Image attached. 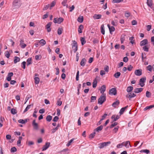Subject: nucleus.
Segmentation results:
<instances>
[{"instance_id": "57", "label": "nucleus", "mask_w": 154, "mask_h": 154, "mask_svg": "<svg viewBox=\"0 0 154 154\" xmlns=\"http://www.w3.org/2000/svg\"><path fill=\"white\" fill-rule=\"evenodd\" d=\"M17 149L15 147H13L11 149V152H14L17 151Z\"/></svg>"}, {"instance_id": "26", "label": "nucleus", "mask_w": 154, "mask_h": 154, "mask_svg": "<svg viewBox=\"0 0 154 154\" xmlns=\"http://www.w3.org/2000/svg\"><path fill=\"white\" fill-rule=\"evenodd\" d=\"M143 90L142 88H135V93H138L141 92Z\"/></svg>"}, {"instance_id": "16", "label": "nucleus", "mask_w": 154, "mask_h": 154, "mask_svg": "<svg viewBox=\"0 0 154 154\" xmlns=\"http://www.w3.org/2000/svg\"><path fill=\"white\" fill-rule=\"evenodd\" d=\"M106 90V86L103 85H102L100 89V93L102 94H105L104 93Z\"/></svg>"}, {"instance_id": "15", "label": "nucleus", "mask_w": 154, "mask_h": 154, "mask_svg": "<svg viewBox=\"0 0 154 154\" xmlns=\"http://www.w3.org/2000/svg\"><path fill=\"white\" fill-rule=\"evenodd\" d=\"M147 40L146 39H145L140 42V45L141 46H145L147 44Z\"/></svg>"}, {"instance_id": "3", "label": "nucleus", "mask_w": 154, "mask_h": 154, "mask_svg": "<svg viewBox=\"0 0 154 154\" xmlns=\"http://www.w3.org/2000/svg\"><path fill=\"white\" fill-rule=\"evenodd\" d=\"M110 143L111 142L110 141L100 143L98 144V147L100 149H102L104 147L107 146L108 144H110Z\"/></svg>"}, {"instance_id": "21", "label": "nucleus", "mask_w": 154, "mask_h": 154, "mask_svg": "<svg viewBox=\"0 0 154 154\" xmlns=\"http://www.w3.org/2000/svg\"><path fill=\"white\" fill-rule=\"evenodd\" d=\"M100 31L103 35H104L105 31L104 29V24H102L100 27Z\"/></svg>"}, {"instance_id": "32", "label": "nucleus", "mask_w": 154, "mask_h": 154, "mask_svg": "<svg viewBox=\"0 0 154 154\" xmlns=\"http://www.w3.org/2000/svg\"><path fill=\"white\" fill-rule=\"evenodd\" d=\"M129 146H130V142L129 141H127L125 142V146L126 148H128Z\"/></svg>"}, {"instance_id": "36", "label": "nucleus", "mask_w": 154, "mask_h": 154, "mask_svg": "<svg viewBox=\"0 0 154 154\" xmlns=\"http://www.w3.org/2000/svg\"><path fill=\"white\" fill-rule=\"evenodd\" d=\"M121 73L119 72H117L114 75V76L116 78H118L120 76Z\"/></svg>"}, {"instance_id": "4", "label": "nucleus", "mask_w": 154, "mask_h": 154, "mask_svg": "<svg viewBox=\"0 0 154 154\" xmlns=\"http://www.w3.org/2000/svg\"><path fill=\"white\" fill-rule=\"evenodd\" d=\"M73 45L72 46V48L75 53L78 50V46L77 42L75 40L73 41Z\"/></svg>"}, {"instance_id": "58", "label": "nucleus", "mask_w": 154, "mask_h": 154, "mask_svg": "<svg viewBox=\"0 0 154 154\" xmlns=\"http://www.w3.org/2000/svg\"><path fill=\"white\" fill-rule=\"evenodd\" d=\"M123 0H113L112 2L113 3H119L121 2H122Z\"/></svg>"}, {"instance_id": "50", "label": "nucleus", "mask_w": 154, "mask_h": 154, "mask_svg": "<svg viewBox=\"0 0 154 154\" xmlns=\"http://www.w3.org/2000/svg\"><path fill=\"white\" fill-rule=\"evenodd\" d=\"M74 140V139L72 138L70 140L68 143L66 144V146H69L71 144V143H72V142H73V141Z\"/></svg>"}, {"instance_id": "39", "label": "nucleus", "mask_w": 154, "mask_h": 154, "mask_svg": "<svg viewBox=\"0 0 154 154\" xmlns=\"http://www.w3.org/2000/svg\"><path fill=\"white\" fill-rule=\"evenodd\" d=\"M56 3V2L55 0L53 1L50 4V9H51L52 7H54Z\"/></svg>"}, {"instance_id": "24", "label": "nucleus", "mask_w": 154, "mask_h": 154, "mask_svg": "<svg viewBox=\"0 0 154 154\" xmlns=\"http://www.w3.org/2000/svg\"><path fill=\"white\" fill-rule=\"evenodd\" d=\"M63 30V29L62 27H59L57 30V34L59 35L61 34Z\"/></svg>"}, {"instance_id": "53", "label": "nucleus", "mask_w": 154, "mask_h": 154, "mask_svg": "<svg viewBox=\"0 0 154 154\" xmlns=\"http://www.w3.org/2000/svg\"><path fill=\"white\" fill-rule=\"evenodd\" d=\"M96 99V96H92L91 97V102H93L94 100Z\"/></svg>"}, {"instance_id": "6", "label": "nucleus", "mask_w": 154, "mask_h": 154, "mask_svg": "<svg viewBox=\"0 0 154 154\" xmlns=\"http://www.w3.org/2000/svg\"><path fill=\"white\" fill-rule=\"evenodd\" d=\"M116 90L115 88H112L109 91V93L110 94L116 95Z\"/></svg>"}, {"instance_id": "56", "label": "nucleus", "mask_w": 154, "mask_h": 154, "mask_svg": "<svg viewBox=\"0 0 154 154\" xmlns=\"http://www.w3.org/2000/svg\"><path fill=\"white\" fill-rule=\"evenodd\" d=\"M26 143L27 144L28 146H30L31 145H33L34 144V142L32 141H29L28 142H26Z\"/></svg>"}, {"instance_id": "63", "label": "nucleus", "mask_w": 154, "mask_h": 154, "mask_svg": "<svg viewBox=\"0 0 154 154\" xmlns=\"http://www.w3.org/2000/svg\"><path fill=\"white\" fill-rule=\"evenodd\" d=\"M128 60V58L127 57H125L123 58V61L124 62H127Z\"/></svg>"}, {"instance_id": "19", "label": "nucleus", "mask_w": 154, "mask_h": 154, "mask_svg": "<svg viewBox=\"0 0 154 154\" xmlns=\"http://www.w3.org/2000/svg\"><path fill=\"white\" fill-rule=\"evenodd\" d=\"M135 96V94L134 93H129L128 94L126 95V97L131 99Z\"/></svg>"}, {"instance_id": "14", "label": "nucleus", "mask_w": 154, "mask_h": 154, "mask_svg": "<svg viewBox=\"0 0 154 154\" xmlns=\"http://www.w3.org/2000/svg\"><path fill=\"white\" fill-rule=\"evenodd\" d=\"M13 75V73L12 72L9 73L8 74L7 79L8 81H10L11 80V77Z\"/></svg>"}, {"instance_id": "31", "label": "nucleus", "mask_w": 154, "mask_h": 154, "mask_svg": "<svg viewBox=\"0 0 154 154\" xmlns=\"http://www.w3.org/2000/svg\"><path fill=\"white\" fill-rule=\"evenodd\" d=\"M38 41H39V42H40V43L41 44H42V46L45 45L46 43V42L45 40L43 39H42L41 40H40Z\"/></svg>"}, {"instance_id": "20", "label": "nucleus", "mask_w": 154, "mask_h": 154, "mask_svg": "<svg viewBox=\"0 0 154 154\" xmlns=\"http://www.w3.org/2000/svg\"><path fill=\"white\" fill-rule=\"evenodd\" d=\"M101 14H95L93 16V18L94 19H99L101 18Z\"/></svg>"}, {"instance_id": "23", "label": "nucleus", "mask_w": 154, "mask_h": 154, "mask_svg": "<svg viewBox=\"0 0 154 154\" xmlns=\"http://www.w3.org/2000/svg\"><path fill=\"white\" fill-rule=\"evenodd\" d=\"M83 26L82 25H80L78 29V32L79 33H81L82 32V30L83 29Z\"/></svg>"}, {"instance_id": "60", "label": "nucleus", "mask_w": 154, "mask_h": 154, "mask_svg": "<svg viewBox=\"0 0 154 154\" xmlns=\"http://www.w3.org/2000/svg\"><path fill=\"white\" fill-rule=\"evenodd\" d=\"M104 69L105 71L108 72L109 70V67L108 66H106L104 68Z\"/></svg>"}, {"instance_id": "48", "label": "nucleus", "mask_w": 154, "mask_h": 154, "mask_svg": "<svg viewBox=\"0 0 154 154\" xmlns=\"http://www.w3.org/2000/svg\"><path fill=\"white\" fill-rule=\"evenodd\" d=\"M58 23L60 24L61 23L63 22V19L61 17H60L57 19Z\"/></svg>"}, {"instance_id": "29", "label": "nucleus", "mask_w": 154, "mask_h": 154, "mask_svg": "<svg viewBox=\"0 0 154 154\" xmlns=\"http://www.w3.org/2000/svg\"><path fill=\"white\" fill-rule=\"evenodd\" d=\"M33 106V104L28 105L25 109L24 110V111L23 112H25L27 111L30 108L31 106Z\"/></svg>"}, {"instance_id": "62", "label": "nucleus", "mask_w": 154, "mask_h": 154, "mask_svg": "<svg viewBox=\"0 0 154 154\" xmlns=\"http://www.w3.org/2000/svg\"><path fill=\"white\" fill-rule=\"evenodd\" d=\"M117 124H118L117 122H115L113 124H112L111 125V126H110V128H112L113 127H114L116 126V125Z\"/></svg>"}, {"instance_id": "17", "label": "nucleus", "mask_w": 154, "mask_h": 154, "mask_svg": "<svg viewBox=\"0 0 154 154\" xmlns=\"http://www.w3.org/2000/svg\"><path fill=\"white\" fill-rule=\"evenodd\" d=\"M119 116L117 115L116 116V115H112L111 117L112 119H113V122L116 121L119 119Z\"/></svg>"}, {"instance_id": "9", "label": "nucleus", "mask_w": 154, "mask_h": 154, "mask_svg": "<svg viewBox=\"0 0 154 154\" xmlns=\"http://www.w3.org/2000/svg\"><path fill=\"white\" fill-rule=\"evenodd\" d=\"M142 70L141 69L135 70V75L138 76H140L142 75Z\"/></svg>"}, {"instance_id": "13", "label": "nucleus", "mask_w": 154, "mask_h": 154, "mask_svg": "<svg viewBox=\"0 0 154 154\" xmlns=\"http://www.w3.org/2000/svg\"><path fill=\"white\" fill-rule=\"evenodd\" d=\"M107 26L109 29L110 33L111 34H112V32L115 31V29L114 27L113 26L110 27L109 24L107 25Z\"/></svg>"}, {"instance_id": "64", "label": "nucleus", "mask_w": 154, "mask_h": 154, "mask_svg": "<svg viewBox=\"0 0 154 154\" xmlns=\"http://www.w3.org/2000/svg\"><path fill=\"white\" fill-rule=\"evenodd\" d=\"M151 40L152 44L154 45V36H152L151 37Z\"/></svg>"}, {"instance_id": "43", "label": "nucleus", "mask_w": 154, "mask_h": 154, "mask_svg": "<svg viewBox=\"0 0 154 154\" xmlns=\"http://www.w3.org/2000/svg\"><path fill=\"white\" fill-rule=\"evenodd\" d=\"M97 82L96 79H94L93 82V87L94 88H95L96 87L97 85Z\"/></svg>"}, {"instance_id": "5", "label": "nucleus", "mask_w": 154, "mask_h": 154, "mask_svg": "<svg viewBox=\"0 0 154 154\" xmlns=\"http://www.w3.org/2000/svg\"><path fill=\"white\" fill-rule=\"evenodd\" d=\"M146 77L142 78L140 79V80L139 84L140 85V86L141 87H143L144 85L145 84L144 83L146 82Z\"/></svg>"}, {"instance_id": "54", "label": "nucleus", "mask_w": 154, "mask_h": 154, "mask_svg": "<svg viewBox=\"0 0 154 154\" xmlns=\"http://www.w3.org/2000/svg\"><path fill=\"white\" fill-rule=\"evenodd\" d=\"M151 93H150V92H149L148 91H146V96L147 97L149 98L151 96Z\"/></svg>"}, {"instance_id": "28", "label": "nucleus", "mask_w": 154, "mask_h": 154, "mask_svg": "<svg viewBox=\"0 0 154 154\" xmlns=\"http://www.w3.org/2000/svg\"><path fill=\"white\" fill-rule=\"evenodd\" d=\"M14 63H16L20 61V58L17 57L15 56L14 57Z\"/></svg>"}, {"instance_id": "34", "label": "nucleus", "mask_w": 154, "mask_h": 154, "mask_svg": "<svg viewBox=\"0 0 154 154\" xmlns=\"http://www.w3.org/2000/svg\"><path fill=\"white\" fill-rule=\"evenodd\" d=\"M119 103V100H117L116 102H114L112 104V106L115 107H116V105H118Z\"/></svg>"}, {"instance_id": "38", "label": "nucleus", "mask_w": 154, "mask_h": 154, "mask_svg": "<svg viewBox=\"0 0 154 154\" xmlns=\"http://www.w3.org/2000/svg\"><path fill=\"white\" fill-rule=\"evenodd\" d=\"M67 2V0H63V2H62V4L63 6H66V7L67 8L68 7V5L66 4Z\"/></svg>"}, {"instance_id": "52", "label": "nucleus", "mask_w": 154, "mask_h": 154, "mask_svg": "<svg viewBox=\"0 0 154 154\" xmlns=\"http://www.w3.org/2000/svg\"><path fill=\"white\" fill-rule=\"evenodd\" d=\"M11 112L13 114H15L17 113L16 110V109L12 108L11 110Z\"/></svg>"}, {"instance_id": "59", "label": "nucleus", "mask_w": 154, "mask_h": 154, "mask_svg": "<svg viewBox=\"0 0 154 154\" xmlns=\"http://www.w3.org/2000/svg\"><path fill=\"white\" fill-rule=\"evenodd\" d=\"M49 8H50V4H48V5L45 6L43 8V10H46Z\"/></svg>"}, {"instance_id": "18", "label": "nucleus", "mask_w": 154, "mask_h": 154, "mask_svg": "<svg viewBox=\"0 0 154 154\" xmlns=\"http://www.w3.org/2000/svg\"><path fill=\"white\" fill-rule=\"evenodd\" d=\"M128 107V106H127L124 107H123L121 108L119 112V113L120 115H121L122 114Z\"/></svg>"}, {"instance_id": "33", "label": "nucleus", "mask_w": 154, "mask_h": 154, "mask_svg": "<svg viewBox=\"0 0 154 154\" xmlns=\"http://www.w3.org/2000/svg\"><path fill=\"white\" fill-rule=\"evenodd\" d=\"M83 20V17L82 16H80L77 19L78 21L80 23L82 22Z\"/></svg>"}, {"instance_id": "51", "label": "nucleus", "mask_w": 154, "mask_h": 154, "mask_svg": "<svg viewBox=\"0 0 154 154\" xmlns=\"http://www.w3.org/2000/svg\"><path fill=\"white\" fill-rule=\"evenodd\" d=\"M143 49L145 51L148 52L149 51V48L146 45H145L143 47Z\"/></svg>"}, {"instance_id": "42", "label": "nucleus", "mask_w": 154, "mask_h": 154, "mask_svg": "<svg viewBox=\"0 0 154 154\" xmlns=\"http://www.w3.org/2000/svg\"><path fill=\"white\" fill-rule=\"evenodd\" d=\"M141 152L145 153L147 154L150 153V152L149 150L147 149L142 150L140 151Z\"/></svg>"}, {"instance_id": "41", "label": "nucleus", "mask_w": 154, "mask_h": 154, "mask_svg": "<svg viewBox=\"0 0 154 154\" xmlns=\"http://www.w3.org/2000/svg\"><path fill=\"white\" fill-rule=\"evenodd\" d=\"M52 116L50 115L48 116H47L46 118V120L47 121L49 122H50V121H51V120H52Z\"/></svg>"}, {"instance_id": "44", "label": "nucleus", "mask_w": 154, "mask_h": 154, "mask_svg": "<svg viewBox=\"0 0 154 154\" xmlns=\"http://www.w3.org/2000/svg\"><path fill=\"white\" fill-rule=\"evenodd\" d=\"M35 83L36 84H38L39 82V79L38 77H35L34 78Z\"/></svg>"}, {"instance_id": "40", "label": "nucleus", "mask_w": 154, "mask_h": 154, "mask_svg": "<svg viewBox=\"0 0 154 154\" xmlns=\"http://www.w3.org/2000/svg\"><path fill=\"white\" fill-rule=\"evenodd\" d=\"M81 42L82 45L85 44L86 42V41L85 40V39L83 37L81 38Z\"/></svg>"}, {"instance_id": "30", "label": "nucleus", "mask_w": 154, "mask_h": 154, "mask_svg": "<svg viewBox=\"0 0 154 154\" xmlns=\"http://www.w3.org/2000/svg\"><path fill=\"white\" fill-rule=\"evenodd\" d=\"M86 60L85 59L83 58L82 60L80 63V65L82 66H84L85 65V63L86 62Z\"/></svg>"}, {"instance_id": "49", "label": "nucleus", "mask_w": 154, "mask_h": 154, "mask_svg": "<svg viewBox=\"0 0 154 154\" xmlns=\"http://www.w3.org/2000/svg\"><path fill=\"white\" fill-rule=\"evenodd\" d=\"M26 64V63L25 61H23L21 63V67L24 69H25Z\"/></svg>"}, {"instance_id": "37", "label": "nucleus", "mask_w": 154, "mask_h": 154, "mask_svg": "<svg viewBox=\"0 0 154 154\" xmlns=\"http://www.w3.org/2000/svg\"><path fill=\"white\" fill-rule=\"evenodd\" d=\"M27 66H29L30 64H31L32 63L31 58H28L27 60Z\"/></svg>"}, {"instance_id": "22", "label": "nucleus", "mask_w": 154, "mask_h": 154, "mask_svg": "<svg viewBox=\"0 0 154 154\" xmlns=\"http://www.w3.org/2000/svg\"><path fill=\"white\" fill-rule=\"evenodd\" d=\"M103 128V126L102 125H101L99 127H98L96 129H95L94 130V131H97V132H99L100 131H101L102 130Z\"/></svg>"}, {"instance_id": "25", "label": "nucleus", "mask_w": 154, "mask_h": 154, "mask_svg": "<svg viewBox=\"0 0 154 154\" xmlns=\"http://www.w3.org/2000/svg\"><path fill=\"white\" fill-rule=\"evenodd\" d=\"M153 107H154V105H150L149 106H147L144 108V110L146 111L148 109H150Z\"/></svg>"}, {"instance_id": "27", "label": "nucleus", "mask_w": 154, "mask_h": 154, "mask_svg": "<svg viewBox=\"0 0 154 154\" xmlns=\"http://www.w3.org/2000/svg\"><path fill=\"white\" fill-rule=\"evenodd\" d=\"M133 89V87L130 86L127 89V91L129 93Z\"/></svg>"}, {"instance_id": "35", "label": "nucleus", "mask_w": 154, "mask_h": 154, "mask_svg": "<svg viewBox=\"0 0 154 154\" xmlns=\"http://www.w3.org/2000/svg\"><path fill=\"white\" fill-rule=\"evenodd\" d=\"M147 4L148 5L151 7L152 5V0H147Z\"/></svg>"}, {"instance_id": "11", "label": "nucleus", "mask_w": 154, "mask_h": 154, "mask_svg": "<svg viewBox=\"0 0 154 154\" xmlns=\"http://www.w3.org/2000/svg\"><path fill=\"white\" fill-rule=\"evenodd\" d=\"M50 144V143L49 142L46 143L42 148V151L46 150L49 147Z\"/></svg>"}, {"instance_id": "61", "label": "nucleus", "mask_w": 154, "mask_h": 154, "mask_svg": "<svg viewBox=\"0 0 154 154\" xmlns=\"http://www.w3.org/2000/svg\"><path fill=\"white\" fill-rule=\"evenodd\" d=\"M119 127L118 126H117L113 130V131L114 133H116Z\"/></svg>"}, {"instance_id": "46", "label": "nucleus", "mask_w": 154, "mask_h": 154, "mask_svg": "<svg viewBox=\"0 0 154 154\" xmlns=\"http://www.w3.org/2000/svg\"><path fill=\"white\" fill-rule=\"evenodd\" d=\"M152 66L151 65H149L146 67L147 70L150 72L152 71Z\"/></svg>"}, {"instance_id": "47", "label": "nucleus", "mask_w": 154, "mask_h": 154, "mask_svg": "<svg viewBox=\"0 0 154 154\" xmlns=\"http://www.w3.org/2000/svg\"><path fill=\"white\" fill-rule=\"evenodd\" d=\"M5 56L7 58H9L10 56V54L8 51H6L5 53Z\"/></svg>"}, {"instance_id": "12", "label": "nucleus", "mask_w": 154, "mask_h": 154, "mask_svg": "<svg viewBox=\"0 0 154 154\" xmlns=\"http://www.w3.org/2000/svg\"><path fill=\"white\" fill-rule=\"evenodd\" d=\"M29 120V119H25L24 120L20 119L18 120V122L20 123L24 124L26 123Z\"/></svg>"}, {"instance_id": "2", "label": "nucleus", "mask_w": 154, "mask_h": 154, "mask_svg": "<svg viewBox=\"0 0 154 154\" xmlns=\"http://www.w3.org/2000/svg\"><path fill=\"white\" fill-rule=\"evenodd\" d=\"M21 5L20 0H14L13 2V6L15 8H18Z\"/></svg>"}, {"instance_id": "10", "label": "nucleus", "mask_w": 154, "mask_h": 154, "mask_svg": "<svg viewBox=\"0 0 154 154\" xmlns=\"http://www.w3.org/2000/svg\"><path fill=\"white\" fill-rule=\"evenodd\" d=\"M51 22H49L45 26L46 28L47 29L48 32H50L51 31V29L50 28V26H51Z\"/></svg>"}, {"instance_id": "1", "label": "nucleus", "mask_w": 154, "mask_h": 154, "mask_svg": "<svg viewBox=\"0 0 154 154\" xmlns=\"http://www.w3.org/2000/svg\"><path fill=\"white\" fill-rule=\"evenodd\" d=\"M106 100V94H102L98 100V103L99 104L102 105Z\"/></svg>"}, {"instance_id": "45", "label": "nucleus", "mask_w": 154, "mask_h": 154, "mask_svg": "<svg viewBox=\"0 0 154 154\" xmlns=\"http://www.w3.org/2000/svg\"><path fill=\"white\" fill-rule=\"evenodd\" d=\"M96 133L95 132H94L93 133L89 135V138L91 139H92L93 138H94L95 136Z\"/></svg>"}, {"instance_id": "7", "label": "nucleus", "mask_w": 154, "mask_h": 154, "mask_svg": "<svg viewBox=\"0 0 154 154\" xmlns=\"http://www.w3.org/2000/svg\"><path fill=\"white\" fill-rule=\"evenodd\" d=\"M32 125L33 126L34 129L37 130L38 129V124L35 122V120H34L32 122Z\"/></svg>"}, {"instance_id": "55", "label": "nucleus", "mask_w": 154, "mask_h": 154, "mask_svg": "<svg viewBox=\"0 0 154 154\" xmlns=\"http://www.w3.org/2000/svg\"><path fill=\"white\" fill-rule=\"evenodd\" d=\"M117 20H115V21H112L111 22V24L114 26H116L117 25Z\"/></svg>"}, {"instance_id": "8", "label": "nucleus", "mask_w": 154, "mask_h": 154, "mask_svg": "<svg viewBox=\"0 0 154 154\" xmlns=\"http://www.w3.org/2000/svg\"><path fill=\"white\" fill-rule=\"evenodd\" d=\"M24 40L23 39H21L20 41V45L21 46V47L23 48H25L26 45L24 43Z\"/></svg>"}]
</instances>
